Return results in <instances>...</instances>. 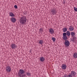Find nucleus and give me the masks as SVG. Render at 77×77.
<instances>
[{
	"instance_id": "12",
	"label": "nucleus",
	"mask_w": 77,
	"mask_h": 77,
	"mask_svg": "<svg viewBox=\"0 0 77 77\" xmlns=\"http://www.w3.org/2000/svg\"><path fill=\"white\" fill-rule=\"evenodd\" d=\"M62 68L63 69H66V65L64 64H62Z\"/></svg>"
},
{
	"instance_id": "4",
	"label": "nucleus",
	"mask_w": 77,
	"mask_h": 77,
	"mask_svg": "<svg viewBox=\"0 0 77 77\" xmlns=\"http://www.w3.org/2000/svg\"><path fill=\"white\" fill-rule=\"evenodd\" d=\"M63 38L64 41H66L68 39V37L66 36V33L64 32L63 33Z\"/></svg>"
},
{
	"instance_id": "11",
	"label": "nucleus",
	"mask_w": 77,
	"mask_h": 77,
	"mask_svg": "<svg viewBox=\"0 0 77 77\" xmlns=\"http://www.w3.org/2000/svg\"><path fill=\"white\" fill-rule=\"evenodd\" d=\"M71 75L72 76H73V77H75V75H76V72H75L74 71H72L71 72Z\"/></svg>"
},
{
	"instance_id": "29",
	"label": "nucleus",
	"mask_w": 77,
	"mask_h": 77,
	"mask_svg": "<svg viewBox=\"0 0 77 77\" xmlns=\"http://www.w3.org/2000/svg\"><path fill=\"white\" fill-rule=\"evenodd\" d=\"M70 28H71V27H72V26H70Z\"/></svg>"
},
{
	"instance_id": "16",
	"label": "nucleus",
	"mask_w": 77,
	"mask_h": 77,
	"mask_svg": "<svg viewBox=\"0 0 77 77\" xmlns=\"http://www.w3.org/2000/svg\"><path fill=\"white\" fill-rule=\"evenodd\" d=\"M73 57L74 58H75L77 59V53H74V54L73 55Z\"/></svg>"
},
{
	"instance_id": "22",
	"label": "nucleus",
	"mask_w": 77,
	"mask_h": 77,
	"mask_svg": "<svg viewBox=\"0 0 77 77\" xmlns=\"http://www.w3.org/2000/svg\"><path fill=\"white\" fill-rule=\"evenodd\" d=\"M26 74L27 75V76H30L31 75V73H30L27 72L26 73Z\"/></svg>"
},
{
	"instance_id": "7",
	"label": "nucleus",
	"mask_w": 77,
	"mask_h": 77,
	"mask_svg": "<svg viewBox=\"0 0 77 77\" xmlns=\"http://www.w3.org/2000/svg\"><path fill=\"white\" fill-rule=\"evenodd\" d=\"M65 45L66 46H69L70 45V43L68 40H66L65 42Z\"/></svg>"
},
{
	"instance_id": "31",
	"label": "nucleus",
	"mask_w": 77,
	"mask_h": 77,
	"mask_svg": "<svg viewBox=\"0 0 77 77\" xmlns=\"http://www.w3.org/2000/svg\"><path fill=\"white\" fill-rule=\"evenodd\" d=\"M55 25H56V24H55Z\"/></svg>"
},
{
	"instance_id": "19",
	"label": "nucleus",
	"mask_w": 77,
	"mask_h": 77,
	"mask_svg": "<svg viewBox=\"0 0 77 77\" xmlns=\"http://www.w3.org/2000/svg\"><path fill=\"white\" fill-rule=\"evenodd\" d=\"M63 32H66L67 31V28H66L64 27L63 29Z\"/></svg>"
},
{
	"instance_id": "20",
	"label": "nucleus",
	"mask_w": 77,
	"mask_h": 77,
	"mask_svg": "<svg viewBox=\"0 0 77 77\" xmlns=\"http://www.w3.org/2000/svg\"><path fill=\"white\" fill-rule=\"evenodd\" d=\"M69 31H73L74 30V27H71V28H69Z\"/></svg>"
},
{
	"instance_id": "17",
	"label": "nucleus",
	"mask_w": 77,
	"mask_h": 77,
	"mask_svg": "<svg viewBox=\"0 0 77 77\" xmlns=\"http://www.w3.org/2000/svg\"><path fill=\"white\" fill-rule=\"evenodd\" d=\"M66 35H67V36H70L71 34L70 33V32L69 31H67L66 32Z\"/></svg>"
},
{
	"instance_id": "6",
	"label": "nucleus",
	"mask_w": 77,
	"mask_h": 77,
	"mask_svg": "<svg viewBox=\"0 0 77 77\" xmlns=\"http://www.w3.org/2000/svg\"><path fill=\"white\" fill-rule=\"evenodd\" d=\"M6 70L7 72H11V68L9 66H7L6 67Z\"/></svg>"
},
{
	"instance_id": "13",
	"label": "nucleus",
	"mask_w": 77,
	"mask_h": 77,
	"mask_svg": "<svg viewBox=\"0 0 77 77\" xmlns=\"http://www.w3.org/2000/svg\"><path fill=\"white\" fill-rule=\"evenodd\" d=\"M71 35L72 37H75V33L74 32H71Z\"/></svg>"
},
{
	"instance_id": "30",
	"label": "nucleus",
	"mask_w": 77,
	"mask_h": 77,
	"mask_svg": "<svg viewBox=\"0 0 77 77\" xmlns=\"http://www.w3.org/2000/svg\"><path fill=\"white\" fill-rule=\"evenodd\" d=\"M30 53H31V50H30Z\"/></svg>"
},
{
	"instance_id": "28",
	"label": "nucleus",
	"mask_w": 77,
	"mask_h": 77,
	"mask_svg": "<svg viewBox=\"0 0 77 77\" xmlns=\"http://www.w3.org/2000/svg\"><path fill=\"white\" fill-rule=\"evenodd\" d=\"M65 1H63V4H64L65 5Z\"/></svg>"
},
{
	"instance_id": "26",
	"label": "nucleus",
	"mask_w": 77,
	"mask_h": 77,
	"mask_svg": "<svg viewBox=\"0 0 77 77\" xmlns=\"http://www.w3.org/2000/svg\"><path fill=\"white\" fill-rule=\"evenodd\" d=\"M69 77H72V74H70L69 75Z\"/></svg>"
},
{
	"instance_id": "27",
	"label": "nucleus",
	"mask_w": 77,
	"mask_h": 77,
	"mask_svg": "<svg viewBox=\"0 0 77 77\" xmlns=\"http://www.w3.org/2000/svg\"><path fill=\"white\" fill-rule=\"evenodd\" d=\"M64 77H68V75L66 76V75L65 74L64 75Z\"/></svg>"
},
{
	"instance_id": "3",
	"label": "nucleus",
	"mask_w": 77,
	"mask_h": 77,
	"mask_svg": "<svg viewBox=\"0 0 77 77\" xmlns=\"http://www.w3.org/2000/svg\"><path fill=\"white\" fill-rule=\"evenodd\" d=\"M51 14L53 15H56V14L57 13L56 10L54 9H52L51 10Z\"/></svg>"
},
{
	"instance_id": "5",
	"label": "nucleus",
	"mask_w": 77,
	"mask_h": 77,
	"mask_svg": "<svg viewBox=\"0 0 77 77\" xmlns=\"http://www.w3.org/2000/svg\"><path fill=\"white\" fill-rule=\"evenodd\" d=\"M11 47L12 49H15L16 48H17V46L15 44H12L11 45Z\"/></svg>"
},
{
	"instance_id": "9",
	"label": "nucleus",
	"mask_w": 77,
	"mask_h": 77,
	"mask_svg": "<svg viewBox=\"0 0 77 77\" xmlns=\"http://www.w3.org/2000/svg\"><path fill=\"white\" fill-rule=\"evenodd\" d=\"M16 20H17L15 17H12L11 19V22H12V23H15L16 22Z\"/></svg>"
},
{
	"instance_id": "15",
	"label": "nucleus",
	"mask_w": 77,
	"mask_h": 77,
	"mask_svg": "<svg viewBox=\"0 0 77 77\" xmlns=\"http://www.w3.org/2000/svg\"><path fill=\"white\" fill-rule=\"evenodd\" d=\"M9 16L10 17H15V15L12 12H11L9 13Z\"/></svg>"
},
{
	"instance_id": "10",
	"label": "nucleus",
	"mask_w": 77,
	"mask_h": 77,
	"mask_svg": "<svg viewBox=\"0 0 77 77\" xmlns=\"http://www.w3.org/2000/svg\"><path fill=\"white\" fill-rule=\"evenodd\" d=\"M53 29H52V28H50L49 29V32L51 34H53V33H54V31L53 30Z\"/></svg>"
},
{
	"instance_id": "1",
	"label": "nucleus",
	"mask_w": 77,
	"mask_h": 77,
	"mask_svg": "<svg viewBox=\"0 0 77 77\" xmlns=\"http://www.w3.org/2000/svg\"><path fill=\"white\" fill-rule=\"evenodd\" d=\"M25 73V71L23 69H20L19 70V71L18 72V75L19 77H26V74H24Z\"/></svg>"
},
{
	"instance_id": "23",
	"label": "nucleus",
	"mask_w": 77,
	"mask_h": 77,
	"mask_svg": "<svg viewBox=\"0 0 77 77\" xmlns=\"http://www.w3.org/2000/svg\"><path fill=\"white\" fill-rule=\"evenodd\" d=\"M52 39L53 41V42H54L56 41V38L54 37L52 38Z\"/></svg>"
},
{
	"instance_id": "2",
	"label": "nucleus",
	"mask_w": 77,
	"mask_h": 77,
	"mask_svg": "<svg viewBox=\"0 0 77 77\" xmlns=\"http://www.w3.org/2000/svg\"><path fill=\"white\" fill-rule=\"evenodd\" d=\"M26 21H27V19L25 16H23L19 19L20 23L22 24H24L25 23H26Z\"/></svg>"
},
{
	"instance_id": "18",
	"label": "nucleus",
	"mask_w": 77,
	"mask_h": 77,
	"mask_svg": "<svg viewBox=\"0 0 77 77\" xmlns=\"http://www.w3.org/2000/svg\"><path fill=\"white\" fill-rule=\"evenodd\" d=\"M43 42H44L43 40H40L39 43V44L42 45V44H43Z\"/></svg>"
},
{
	"instance_id": "14",
	"label": "nucleus",
	"mask_w": 77,
	"mask_h": 77,
	"mask_svg": "<svg viewBox=\"0 0 77 77\" xmlns=\"http://www.w3.org/2000/svg\"><path fill=\"white\" fill-rule=\"evenodd\" d=\"M40 60L41 62H44L45 61V58L43 57H41L40 58Z\"/></svg>"
},
{
	"instance_id": "8",
	"label": "nucleus",
	"mask_w": 77,
	"mask_h": 77,
	"mask_svg": "<svg viewBox=\"0 0 77 77\" xmlns=\"http://www.w3.org/2000/svg\"><path fill=\"white\" fill-rule=\"evenodd\" d=\"M72 38H70V40L71 41L74 43V42H75V41H76V40L77 39V38H76V37H75V36L73 37Z\"/></svg>"
},
{
	"instance_id": "24",
	"label": "nucleus",
	"mask_w": 77,
	"mask_h": 77,
	"mask_svg": "<svg viewBox=\"0 0 77 77\" xmlns=\"http://www.w3.org/2000/svg\"><path fill=\"white\" fill-rule=\"evenodd\" d=\"M74 11H75V12H77V8L75 7H74Z\"/></svg>"
},
{
	"instance_id": "25",
	"label": "nucleus",
	"mask_w": 77,
	"mask_h": 77,
	"mask_svg": "<svg viewBox=\"0 0 77 77\" xmlns=\"http://www.w3.org/2000/svg\"><path fill=\"white\" fill-rule=\"evenodd\" d=\"M14 7L15 9H18V7L17 6V5H16L14 6Z\"/></svg>"
},
{
	"instance_id": "21",
	"label": "nucleus",
	"mask_w": 77,
	"mask_h": 77,
	"mask_svg": "<svg viewBox=\"0 0 77 77\" xmlns=\"http://www.w3.org/2000/svg\"><path fill=\"white\" fill-rule=\"evenodd\" d=\"M39 32L40 33H42L43 32V29L42 28H40V29H39Z\"/></svg>"
}]
</instances>
